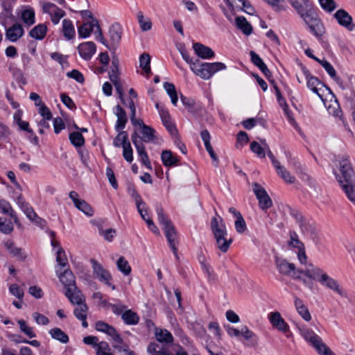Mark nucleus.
<instances>
[{"label":"nucleus","instance_id":"30","mask_svg":"<svg viewBox=\"0 0 355 355\" xmlns=\"http://www.w3.org/2000/svg\"><path fill=\"white\" fill-rule=\"evenodd\" d=\"M149 355H173L166 347H159L155 343H150L147 348Z\"/></svg>","mask_w":355,"mask_h":355},{"label":"nucleus","instance_id":"59","mask_svg":"<svg viewBox=\"0 0 355 355\" xmlns=\"http://www.w3.org/2000/svg\"><path fill=\"white\" fill-rule=\"evenodd\" d=\"M267 3L272 6L275 11L280 12L286 9L284 0H268Z\"/></svg>","mask_w":355,"mask_h":355},{"label":"nucleus","instance_id":"29","mask_svg":"<svg viewBox=\"0 0 355 355\" xmlns=\"http://www.w3.org/2000/svg\"><path fill=\"white\" fill-rule=\"evenodd\" d=\"M49 333L52 338L63 344H67L69 340L68 335L58 327L51 329Z\"/></svg>","mask_w":355,"mask_h":355},{"label":"nucleus","instance_id":"49","mask_svg":"<svg viewBox=\"0 0 355 355\" xmlns=\"http://www.w3.org/2000/svg\"><path fill=\"white\" fill-rule=\"evenodd\" d=\"M155 130L148 125H144L141 128L142 140L144 142H150L154 139Z\"/></svg>","mask_w":355,"mask_h":355},{"label":"nucleus","instance_id":"38","mask_svg":"<svg viewBox=\"0 0 355 355\" xmlns=\"http://www.w3.org/2000/svg\"><path fill=\"white\" fill-rule=\"evenodd\" d=\"M164 88L170 96L172 104L176 106L178 97L175 85L173 83L166 82L164 83Z\"/></svg>","mask_w":355,"mask_h":355},{"label":"nucleus","instance_id":"40","mask_svg":"<svg viewBox=\"0 0 355 355\" xmlns=\"http://www.w3.org/2000/svg\"><path fill=\"white\" fill-rule=\"evenodd\" d=\"M73 310V315L77 319H87L89 308L85 303L76 304Z\"/></svg>","mask_w":355,"mask_h":355},{"label":"nucleus","instance_id":"42","mask_svg":"<svg viewBox=\"0 0 355 355\" xmlns=\"http://www.w3.org/2000/svg\"><path fill=\"white\" fill-rule=\"evenodd\" d=\"M118 269L124 275H129L131 272V267L128 261L123 257H120L116 261Z\"/></svg>","mask_w":355,"mask_h":355},{"label":"nucleus","instance_id":"14","mask_svg":"<svg viewBox=\"0 0 355 355\" xmlns=\"http://www.w3.org/2000/svg\"><path fill=\"white\" fill-rule=\"evenodd\" d=\"M119 69L112 68L109 71V78L115 87L116 91L123 103H124L123 85L119 80Z\"/></svg>","mask_w":355,"mask_h":355},{"label":"nucleus","instance_id":"61","mask_svg":"<svg viewBox=\"0 0 355 355\" xmlns=\"http://www.w3.org/2000/svg\"><path fill=\"white\" fill-rule=\"evenodd\" d=\"M133 151L130 144H126L125 146L123 148V156L124 159L129 163L133 160Z\"/></svg>","mask_w":355,"mask_h":355},{"label":"nucleus","instance_id":"13","mask_svg":"<svg viewBox=\"0 0 355 355\" xmlns=\"http://www.w3.org/2000/svg\"><path fill=\"white\" fill-rule=\"evenodd\" d=\"M96 44L93 42L81 43L78 46V53L82 58L89 60L96 52Z\"/></svg>","mask_w":355,"mask_h":355},{"label":"nucleus","instance_id":"16","mask_svg":"<svg viewBox=\"0 0 355 355\" xmlns=\"http://www.w3.org/2000/svg\"><path fill=\"white\" fill-rule=\"evenodd\" d=\"M58 275L60 282L66 288V291L71 289L73 287H76L75 277L71 270L66 269L63 272Z\"/></svg>","mask_w":355,"mask_h":355},{"label":"nucleus","instance_id":"8","mask_svg":"<svg viewBox=\"0 0 355 355\" xmlns=\"http://www.w3.org/2000/svg\"><path fill=\"white\" fill-rule=\"evenodd\" d=\"M252 189L259 200V205L261 209H267L272 207V200L263 187L255 182L252 184Z\"/></svg>","mask_w":355,"mask_h":355},{"label":"nucleus","instance_id":"39","mask_svg":"<svg viewBox=\"0 0 355 355\" xmlns=\"http://www.w3.org/2000/svg\"><path fill=\"white\" fill-rule=\"evenodd\" d=\"M119 134L114 139L113 144L115 147L125 146L126 144H130L128 140V135L125 131H119Z\"/></svg>","mask_w":355,"mask_h":355},{"label":"nucleus","instance_id":"41","mask_svg":"<svg viewBox=\"0 0 355 355\" xmlns=\"http://www.w3.org/2000/svg\"><path fill=\"white\" fill-rule=\"evenodd\" d=\"M150 57L149 54L143 53L140 55L139 58V66L144 70V71L147 74V77L148 78L150 73Z\"/></svg>","mask_w":355,"mask_h":355},{"label":"nucleus","instance_id":"52","mask_svg":"<svg viewBox=\"0 0 355 355\" xmlns=\"http://www.w3.org/2000/svg\"><path fill=\"white\" fill-rule=\"evenodd\" d=\"M13 230L12 223L6 219V218H0V231L6 234H9Z\"/></svg>","mask_w":355,"mask_h":355},{"label":"nucleus","instance_id":"26","mask_svg":"<svg viewBox=\"0 0 355 355\" xmlns=\"http://www.w3.org/2000/svg\"><path fill=\"white\" fill-rule=\"evenodd\" d=\"M62 33L67 40H71L74 38L76 31L74 26L70 19H64L62 21Z\"/></svg>","mask_w":355,"mask_h":355},{"label":"nucleus","instance_id":"46","mask_svg":"<svg viewBox=\"0 0 355 355\" xmlns=\"http://www.w3.org/2000/svg\"><path fill=\"white\" fill-rule=\"evenodd\" d=\"M75 207L80 211H83L85 214L89 216H92L94 214V211L91 206L84 200H80L77 201V204Z\"/></svg>","mask_w":355,"mask_h":355},{"label":"nucleus","instance_id":"22","mask_svg":"<svg viewBox=\"0 0 355 355\" xmlns=\"http://www.w3.org/2000/svg\"><path fill=\"white\" fill-rule=\"evenodd\" d=\"M161 159L163 164L167 167L176 166L179 162L178 157L174 155L170 150H164L162 152Z\"/></svg>","mask_w":355,"mask_h":355},{"label":"nucleus","instance_id":"58","mask_svg":"<svg viewBox=\"0 0 355 355\" xmlns=\"http://www.w3.org/2000/svg\"><path fill=\"white\" fill-rule=\"evenodd\" d=\"M156 107L158 110L159 116L164 125L168 124L171 121V116L168 112L162 107H159V104H156Z\"/></svg>","mask_w":355,"mask_h":355},{"label":"nucleus","instance_id":"27","mask_svg":"<svg viewBox=\"0 0 355 355\" xmlns=\"http://www.w3.org/2000/svg\"><path fill=\"white\" fill-rule=\"evenodd\" d=\"M155 336L159 343H171L173 341V335L166 329H156Z\"/></svg>","mask_w":355,"mask_h":355},{"label":"nucleus","instance_id":"54","mask_svg":"<svg viewBox=\"0 0 355 355\" xmlns=\"http://www.w3.org/2000/svg\"><path fill=\"white\" fill-rule=\"evenodd\" d=\"M51 21L53 24H58L61 18L65 15V12L58 7H55V9L53 10L52 12L50 13Z\"/></svg>","mask_w":355,"mask_h":355},{"label":"nucleus","instance_id":"31","mask_svg":"<svg viewBox=\"0 0 355 355\" xmlns=\"http://www.w3.org/2000/svg\"><path fill=\"white\" fill-rule=\"evenodd\" d=\"M121 318L126 324L135 325L139 322V317L132 310H127L121 315Z\"/></svg>","mask_w":355,"mask_h":355},{"label":"nucleus","instance_id":"24","mask_svg":"<svg viewBox=\"0 0 355 355\" xmlns=\"http://www.w3.org/2000/svg\"><path fill=\"white\" fill-rule=\"evenodd\" d=\"M4 245L9 253L12 256L18 258L20 260H24L26 259V255L24 250L20 248L16 247L12 241L8 240L6 241L4 243Z\"/></svg>","mask_w":355,"mask_h":355},{"label":"nucleus","instance_id":"11","mask_svg":"<svg viewBox=\"0 0 355 355\" xmlns=\"http://www.w3.org/2000/svg\"><path fill=\"white\" fill-rule=\"evenodd\" d=\"M268 320L272 326L282 333H287L290 331L289 325L286 322L278 311L271 312L268 315Z\"/></svg>","mask_w":355,"mask_h":355},{"label":"nucleus","instance_id":"47","mask_svg":"<svg viewBox=\"0 0 355 355\" xmlns=\"http://www.w3.org/2000/svg\"><path fill=\"white\" fill-rule=\"evenodd\" d=\"M0 209L3 214L10 215V217L15 218V220L17 221V217L15 211L8 201L5 200H0Z\"/></svg>","mask_w":355,"mask_h":355},{"label":"nucleus","instance_id":"44","mask_svg":"<svg viewBox=\"0 0 355 355\" xmlns=\"http://www.w3.org/2000/svg\"><path fill=\"white\" fill-rule=\"evenodd\" d=\"M137 19L140 25L141 29L143 31H148L152 28V23L148 18H145L144 13L141 11L137 13Z\"/></svg>","mask_w":355,"mask_h":355},{"label":"nucleus","instance_id":"18","mask_svg":"<svg viewBox=\"0 0 355 355\" xmlns=\"http://www.w3.org/2000/svg\"><path fill=\"white\" fill-rule=\"evenodd\" d=\"M24 35V29L21 25L15 24L6 29V37L10 41L14 42L17 41Z\"/></svg>","mask_w":355,"mask_h":355},{"label":"nucleus","instance_id":"19","mask_svg":"<svg viewBox=\"0 0 355 355\" xmlns=\"http://www.w3.org/2000/svg\"><path fill=\"white\" fill-rule=\"evenodd\" d=\"M114 113L117 116V121L115 125L116 131L122 130L128 122V118L125 110L119 105L114 107Z\"/></svg>","mask_w":355,"mask_h":355},{"label":"nucleus","instance_id":"57","mask_svg":"<svg viewBox=\"0 0 355 355\" xmlns=\"http://www.w3.org/2000/svg\"><path fill=\"white\" fill-rule=\"evenodd\" d=\"M139 156L140 161L148 169H151V164L149 160L148 156L145 150V147L141 148L137 150Z\"/></svg>","mask_w":355,"mask_h":355},{"label":"nucleus","instance_id":"9","mask_svg":"<svg viewBox=\"0 0 355 355\" xmlns=\"http://www.w3.org/2000/svg\"><path fill=\"white\" fill-rule=\"evenodd\" d=\"M91 263L92 265V269L94 274L96 276V277L102 282L107 284L108 286H110L112 290L115 289V286L114 285H112V284L110 282L112 279V276L110 273L104 268L103 266L99 263L95 259H91Z\"/></svg>","mask_w":355,"mask_h":355},{"label":"nucleus","instance_id":"33","mask_svg":"<svg viewBox=\"0 0 355 355\" xmlns=\"http://www.w3.org/2000/svg\"><path fill=\"white\" fill-rule=\"evenodd\" d=\"M105 334L110 336L112 340L114 342L115 344L113 345V347L116 349H118L119 350H121V347L120 345L123 343V339L117 333L116 329L111 325Z\"/></svg>","mask_w":355,"mask_h":355},{"label":"nucleus","instance_id":"36","mask_svg":"<svg viewBox=\"0 0 355 355\" xmlns=\"http://www.w3.org/2000/svg\"><path fill=\"white\" fill-rule=\"evenodd\" d=\"M109 35L112 43L114 44H118L121 38V26L117 24L112 25L109 30Z\"/></svg>","mask_w":355,"mask_h":355},{"label":"nucleus","instance_id":"12","mask_svg":"<svg viewBox=\"0 0 355 355\" xmlns=\"http://www.w3.org/2000/svg\"><path fill=\"white\" fill-rule=\"evenodd\" d=\"M334 17L336 19L340 26L345 27L349 31H352L354 29V26L352 25V17L345 10H338L334 13Z\"/></svg>","mask_w":355,"mask_h":355},{"label":"nucleus","instance_id":"45","mask_svg":"<svg viewBox=\"0 0 355 355\" xmlns=\"http://www.w3.org/2000/svg\"><path fill=\"white\" fill-rule=\"evenodd\" d=\"M96 349V355H114L109 344L105 341L99 342Z\"/></svg>","mask_w":355,"mask_h":355},{"label":"nucleus","instance_id":"62","mask_svg":"<svg viewBox=\"0 0 355 355\" xmlns=\"http://www.w3.org/2000/svg\"><path fill=\"white\" fill-rule=\"evenodd\" d=\"M67 76L76 80L80 83H83L85 80L83 73L77 69H73L72 71L67 72Z\"/></svg>","mask_w":355,"mask_h":355},{"label":"nucleus","instance_id":"28","mask_svg":"<svg viewBox=\"0 0 355 355\" xmlns=\"http://www.w3.org/2000/svg\"><path fill=\"white\" fill-rule=\"evenodd\" d=\"M236 25L246 35H250L252 32V26L244 17H237L236 18Z\"/></svg>","mask_w":355,"mask_h":355},{"label":"nucleus","instance_id":"34","mask_svg":"<svg viewBox=\"0 0 355 355\" xmlns=\"http://www.w3.org/2000/svg\"><path fill=\"white\" fill-rule=\"evenodd\" d=\"M310 31L313 33L316 37H319L324 33V27L320 19L318 18L313 22L308 25Z\"/></svg>","mask_w":355,"mask_h":355},{"label":"nucleus","instance_id":"25","mask_svg":"<svg viewBox=\"0 0 355 355\" xmlns=\"http://www.w3.org/2000/svg\"><path fill=\"white\" fill-rule=\"evenodd\" d=\"M319 63L323 67L330 77L333 78L342 89H344L343 81L337 76L336 71L333 66L326 60H320Z\"/></svg>","mask_w":355,"mask_h":355},{"label":"nucleus","instance_id":"17","mask_svg":"<svg viewBox=\"0 0 355 355\" xmlns=\"http://www.w3.org/2000/svg\"><path fill=\"white\" fill-rule=\"evenodd\" d=\"M294 305L296 311L298 314L303 318L305 321L309 322L311 320V315L309 311L308 307L304 304L302 300L300 297L295 296L294 297Z\"/></svg>","mask_w":355,"mask_h":355},{"label":"nucleus","instance_id":"56","mask_svg":"<svg viewBox=\"0 0 355 355\" xmlns=\"http://www.w3.org/2000/svg\"><path fill=\"white\" fill-rule=\"evenodd\" d=\"M56 261L62 267H65L68 264L65 252L62 247H59L57 250Z\"/></svg>","mask_w":355,"mask_h":355},{"label":"nucleus","instance_id":"63","mask_svg":"<svg viewBox=\"0 0 355 355\" xmlns=\"http://www.w3.org/2000/svg\"><path fill=\"white\" fill-rule=\"evenodd\" d=\"M235 229L239 234H242L246 230L247 226L243 216L237 218L235 221Z\"/></svg>","mask_w":355,"mask_h":355},{"label":"nucleus","instance_id":"5","mask_svg":"<svg viewBox=\"0 0 355 355\" xmlns=\"http://www.w3.org/2000/svg\"><path fill=\"white\" fill-rule=\"evenodd\" d=\"M298 330L304 339L313 346L320 355H335L334 353L322 342V338L312 329L302 325Z\"/></svg>","mask_w":355,"mask_h":355},{"label":"nucleus","instance_id":"37","mask_svg":"<svg viewBox=\"0 0 355 355\" xmlns=\"http://www.w3.org/2000/svg\"><path fill=\"white\" fill-rule=\"evenodd\" d=\"M297 13L307 26L318 19L312 9H309V8H304L302 11L298 12Z\"/></svg>","mask_w":355,"mask_h":355},{"label":"nucleus","instance_id":"4","mask_svg":"<svg viewBox=\"0 0 355 355\" xmlns=\"http://www.w3.org/2000/svg\"><path fill=\"white\" fill-rule=\"evenodd\" d=\"M156 212L158 217V221L163 226L164 232L167 241L171 248L174 255L178 259V248L176 245L178 243V233L171 221L164 214V209L161 206H157Z\"/></svg>","mask_w":355,"mask_h":355},{"label":"nucleus","instance_id":"3","mask_svg":"<svg viewBox=\"0 0 355 355\" xmlns=\"http://www.w3.org/2000/svg\"><path fill=\"white\" fill-rule=\"evenodd\" d=\"M210 227L216 240L217 248L222 252H227L233 239L227 233L223 219L220 216L213 217L211 220Z\"/></svg>","mask_w":355,"mask_h":355},{"label":"nucleus","instance_id":"64","mask_svg":"<svg viewBox=\"0 0 355 355\" xmlns=\"http://www.w3.org/2000/svg\"><path fill=\"white\" fill-rule=\"evenodd\" d=\"M33 318L38 324L46 325L49 322V320L47 317L37 312L33 313Z\"/></svg>","mask_w":355,"mask_h":355},{"label":"nucleus","instance_id":"35","mask_svg":"<svg viewBox=\"0 0 355 355\" xmlns=\"http://www.w3.org/2000/svg\"><path fill=\"white\" fill-rule=\"evenodd\" d=\"M21 20L28 26L35 24V11L32 8H27L22 10L21 14Z\"/></svg>","mask_w":355,"mask_h":355},{"label":"nucleus","instance_id":"43","mask_svg":"<svg viewBox=\"0 0 355 355\" xmlns=\"http://www.w3.org/2000/svg\"><path fill=\"white\" fill-rule=\"evenodd\" d=\"M69 140L75 147H81L85 144V139L79 132H73L69 135Z\"/></svg>","mask_w":355,"mask_h":355},{"label":"nucleus","instance_id":"55","mask_svg":"<svg viewBox=\"0 0 355 355\" xmlns=\"http://www.w3.org/2000/svg\"><path fill=\"white\" fill-rule=\"evenodd\" d=\"M320 6L328 12H333L337 7L334 0H318Z\"/></svg>","mask_w":355,"mask_h":355},{"label":"nucleus","instance_id":"6","mask_svg":"<svg viewBox=\"0 0 355 355\" xmlns=\"http://www.w3.org/2000/svg\"><path fill=\"white\" fill-rule=\"evenodd\" d=\"M226 65L220 62L208 63L201 62L198 59L195 60V64L191 66V71L204 80H208L212 76L221 70L226 69Z\"/></svg>","mask_w":355,"mask_h":355},{"label":"nucleus","instance_id":"51","mask_svg":"<svg viewBox=\"0 0 355 355\" xmlns=\"http://www.w3.org/2000/svg\"><path fill=\"white\" fill-rule=\"evenodd\" d=\"M290 241L288 242V245L295 248L297 249H300L304 247V244L299 240L297 234L294 231H291L289 233Z\"/></svg>","mask_w":355,"mask_h":355},{"label":"nucleus","instance_id":"23","mask_svg":"<svg viewBox=\"0 0 355 355\" xmlns=\"http://www.w3.org/2000/svg\"><path fill=\"white\" fill-rule=\"evenodd\" d=\"M47 26L45 24H39L34 26L29 32V35L37 40H43L47 32Z\"/></svg>","mask_w":355,"mask_h":355},{"label":"nucleus","instance_id":"60","mask_svg":"<svg viewBox=\"0 0 355 355\" xmlns=\"http://www.w3.org/2000/svg\"><path fill=\"white\" fill-rule=\"evenodd\" d=\"M251 150L257 154L259 157H265L266 152L264 148L257 141H252L250 144Z\"/></svg>","mask_w":355,"mask_h":355},{"label":"nucleus","instance_id":"48","mask_svg":"<svg viewBox=\"0 0 355 355\" xmlns=\"http://www.w3.org/2000/svg\"><path fill=\"white\" fill-rule=\"evenodd\" d=\"M17 322L19 325L20 331L26 334L28 338H32L36 336L33 328L29 327L24 320H19Z\"/></svg>","mask_w":355,"mask_h":355},{"label":"nucleus","instance_id":"1","mask_svg":"<svg viewBox=\"0 0 355 355\" xmlns=\"http://www.w3.org/2000/svg\"><path fill=\"white\" fill-rule=\"evenodd\" d=\"M338 172L334 171L336 180L345 193L347 198L355 205V175L347 156L338 157Z\"/></svg>","mask_w":355,"mask_h":355},{"label":"nucleus","instance_id":"53","mask_svg":"<svg viewBox=\"0 0 355 355\" xmlns=\"http://www.w3.org/2000/svg\"><path fill=\"white\" fill-rule=\"evenodd\" d=\"M297 12L302 11L304 8H309V0H288Z\"/></svg>","mask_w":355,"mask_h":355},{"label":"nucleus","instance_id":"15","mask_svg":"<svg viewBox=\"0 0 355 355\" xmlns=\"http://www.w3.org/2000/svg\"><path fill=\"white\" fill-rule=\"evenodd\" d=\"M65 295L69 302L73 304H80L85 303V297L82 292L77 288L73 287L71 289L65 291Z\"/></svg>","mask_w":355,"mask_h":355},{"label":"nucleus","instance_id":"21","mask_svg":"<svg viewBox=\"0 0 355 355\" xmlns=\"http://www.w3.org/2000/svg\"><path fill=\"white\" fill-rule=\"evenodd\" d=\"M98 24V21L97 19H93L90 22L83 23L78 28V33L79 37L82 38L88 37L91 33L94 31V28H96Z\"/></svg>","mask_w":355,"mask_h":355},{"label":"nucleus","instance_id":"10","mask_svg":"<svg viewBox=\"0 0 355 355\" xmlns=\"http://www.w3.org/2000/svg\"><path fill=\"white\" fill-rule=\"evenodd\" d=\"M302 71L304 77L306 80L308 88L315 93L322 100V94L320 92L322 88L318 87L319 85L323 86L322 83L318 78L312 76L305 67H302Z\"/></svg>","mask_w":355,"mask_h":355},{"label":"nucleus","instance_id":"2","mask_svg":"<svg viewBox=\"0 0 355 355\" xmlns=\"http://www.w3.org/2000/svg\"><path fill=\"white\" fill-rule=\"evenodd\" d=\"M304 276L311 280L317 281L322 286L334 291L341 297H345L346 294L338 282L330 277L323 269L309 263L304 269Z\"/></svg>","mask_w":355,"mask_h":355},{"label":"nucleus","instance_id":"7","mask_svg":"<svg viewBox=\"0 0 355 355\" xmlns=\"http://www.w3.org/2000/svg\"><path fill=\"white\" fill-rule=\"evenodd\" d=\"M275 264L282 275L291 276L293 279L301 281L304 285H308L307 279L302 277L304 275V270L296 269L294 263L280 258H276Z\"/></svg>","mask_w":355,"mask_h":355},{"label":"nucleus","instance_id":"20","mask_svg":"<svg viewBox=\"0 0 355 355\" xmlns=\"http://www.w3.org/2000/svg\"><path fill=\"white\" fill-rule=\"evenodd\" d=\"M193 48L197 55L202 59H209L214 56V52L211 48L200 43H194Z\"/></svg>","mask_w":355,"mask_h":355},{"label":"nucleus","instance_id":"50","mask_svg":"<svg viewBox=\"0 0 355 355\" xmlns=\"http://www.w3.org/2000/svg\"><path fill=\"white\" fill-rule=\"evenodd\" d=\"M240 335L247 340H252L255 343H257V336L253 331L250 330L247 326H243L241 327Z\"/></svg>","mask_w":355,"mask_h":355},{"label":"nucleus","instance_id":"32","mask_svg":"<svg viewBox=\"0 0 355 355\" xmlns=\"http://www.w3.org/2000/svg\"><path fill=\"white\" fill-rule=\"evenodd\" d=\"M277 173L284 182L289 184H293L295 182V178L293 176L291 173L286 170V168L282 166L281 164L275 168Z\"/></svg>","mask_w":355,"mask_h":355}]
</instances>
